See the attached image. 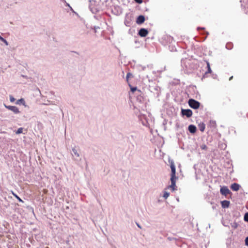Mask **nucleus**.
Here are the masks:
<instances>
[{"label":"nucleus","mask_w":248,"mask_h":248,"mask_svg":"<svg viewBox=\"0 0 248 248\" xmlns=\"http://www.w3.org/2000/svg\"><path fill=\"white\" fill-rule=\"evenodd\" d=\"M182 114L189 118L192 116V111L191 109H182Z\"/></svg>","instance_id":"obj_5"},{"label":"nucleus","mask_w":248,"mask_h":248,"mask_svg":"<svg viewBox=\"0 0 248 248\" xmlns=\"http://www.w3.org/2000/svg\"><path fill=\"white\" fill-rule=\"evenodd\" d=\"M89 8L90 9L91 11L93 13H96V12H97L96 9L95 8H92L91 5L89 6Z\"/></svg>","instance_id":"obj_20"},{"label":"nucleus","mask_w":248,"mask_h":248,"mask_svg":"<svg viewBox=\"0 0 248 248\" xmlns=\"http://www.w3.org/2000/svg\"><path fill=\"white\" fill-rule=\"evenodd\" d=\"M124 24L127 26V27H130L131 26V22L130 21H128V18L126 17V18L125 19V21H124Z\"/></svg>","instance_id":"obj_14"},{"label":"nucleus","mask_w":248,"mask_h":248,"mask_svg":"<svg viewBox=\"0 0 248 248\" xmlns=\"http://www.w3.org/2000/svg\"><path fill=\"white\" fill-rule=\"evenodd\" d=\"M226 47L228 49H231L232 48V44L231 43H227L226 45Z\"/></svg>","instance_id":"obj_18"},{"label":"nucleus","mask_w":248,"mask_h":248,"mask_svg":"<svg viewBox=\"0 0 248 248\" xmlns=\"http://www.w3.org/2000/svg\"><path fill=\"white\" fill-rule=\"evenodd\" d=\"M137 90V87H132L131 88V91L132 92H134Z\"/></svg>","instance_id":"obj_28"},{"label":"nucleus","mask_w":248,"mask_h":248,"mask_svg":"<svg viewBox=\"0 0 248 248\" xmlns=\"http://www.w3.org/2000/svg\"><path fill=\"white\" fill-rule=\"evenodd\" d=\"M135 1L136 2H137V3H140L142 2V0H135Z\"/></svg>","instance_id":"obj_30"},{"label":"nucleus","mask_w":248,"mask_h":248,"mask_svg":"<svg viewBox=\"0 0 248 248\" xmlns=\"http://www.w3.org/2000/svg\"><path fill=\"white\" fill-rule=\"evenodd\" d=\"M132 76V75L130 73H128L126 76V80L128 81L129 78Z\"/></svg>","instance_id":"obj_22"},{"label":"nucleus","mask_w":248,"mask_h":248,"mask_svg":"<svg viewBox=\"0 0 248 248\" xmlns=\"http://www.w3.org/2000/svg\"><path fill=\"white\" fill-rule=\"evenodd\" d=\"M47 102L48 103H50V101H47Z\"/></svg>","instance_id":"obj_40"},{"label":"nucleus","mask_w":248,"mask_h":248,"mask_svg":"<svg viewBox=\"0 0 248 248\" xmlns=\"http://www.w3.org/2000/svg\"><path fill=\"white\" fill-rule=\"evenodd\" d=\"M207 67L208 69L207 71L206 72V74L207 73H211L212 72V70L210 66V63L208 62H207Z\"/></svg>","instance_id":"obj_13"},{"label":"nucleus","mask_w":248,"mask_h":248,"mask_svg":"<svg viewBox=\"0 0 248 248\" xmlns=\"http://www.w3.org/2000/svg\"><path fill=\"white\" fill-rule=\"evenodd\" d=\"M21 76L24 78H25L26 79H28L29 78H28L27 76H25V75H22Z\"/></svg>","instance_id":"obj_32"},{"label":"nucleus","mask_w":248,"mask_h":248,"mask_svg":"<svg viewBox=\"0 0 248 248\" xmlns=\"http://www.w3.org/2000/svg\"><path fill=\"white\" fill-rule=\"evenodd\" d=\"M45 104V105H49V104H48V103H45V104Z\"/></svg>","instance_id":"obj_39"},{"label":"nucleus","mask_w":248,"mask_h":248,"mask_svg":"<svg viewBox=\"0 0 248 248\" xmlns=\"http://www.w3.org/2000/svg\"><path fill=\"white\" fill-rule=\"evenodd\" d=\"M12 110L14 111V112L15 113H18L19 111H18V109H12Z\"/></svg>","instance_id":"obj_31"},{"label":"nucleus","mask_w":248,"mask_h":248,"mask_svg":"<svg viewBox=\"0 0 248 248\" xmlns=\"http://www.w3.org/2000/svg\"><path fill=\"white\" fill-rule=\"evenodd\" d=\"M232 78H233V76L229 78V80H232Z\"/></svg>","instance_id":"obj_36"},{"label":"nucleus","mask_w":248,"mask_h":248,"mask_svg":"<svg viewBox=\"0 0 248 248\" xmlns=\"http://www.w3.org/2000/svg\"><path fill=\"white\" fill-rule=\"evenodd\" d=\"M5 107L7 108H12V109H14V108H17L15 106H9V107H6L5 106Z\"/></svg>","instance_id":"obj_27"},{"label":"nucleus","mask_w":248,"mask_h":248,"mask_svg":"<svg viewBox=\"0 0 248 248\" xmlns=\"http://www.w3.org/2000/svg\"><path fill=\"white\" fill-rule=\"evenodd\" d=\"M188 130L191 133H195L196 131V127L194 125H190L188 126Z\"/></svg>","instance_id":"obj_11"},{"label":"nucleus","mask_w":248,"mask_h":248,"mask_svg":"<svg viewBox=\"0 0 248 248\" xmlns=\"http://www.w3.org/2000/svg\"><path fill=\"white\" fill-rule=\"evenodd\" d=\"M170 195V193L167 191H164V194H163V197L165 198V199H167L169 196Z\"/></svg>","instance_id":"obj_17"},{"label":"nucleus","mask_w":248,"mask_h":248,"mask_svg":"<svg viewBox=\"0 0 248 248\" xmlns=\"http://www.w3.org/2000/svg\"><path fill=\"white\" fill-rule=\"evenodd\" d=\"M22 132H23V128L20 127L17 129V130L16 132V134H19L22 133Z\"/></svg>","instance_id":"obj_19"},{"label":"nucleus","mask_w":248,"mask_h":248,"mask_svg":"<svg viewBox=\"0 0 248 248\" xmlns=\"http://www.w3.org/2000/svg\"><path fill=\"white\" fill-rule=\"evenodd\" d=\"M72 151H73V152L74 154L76 156H79V154H78V152H77V150H76V149H73V150H72Z\"/></svg>","instance_id":"obj_21"},{"label":"nucleus","mask_w":248,"mask_h":248,"mask_svg":"<svg viewBox=\"0 0 248 248\" xmlns=\"http://www.w3.org/2000/svg\"><path fill=\"white\" fill-rule=\"evenodd\" d=\"M46 248H48V247H46Z\"/></svg>","instance_id":"obj_41"},{"label":"nucleus","mask_w":248,"mask_h":248,"mask_svg":"<svg viewBox=\"0 0 248 248\" xmlns=\"http://www.w3.org/2000/svg\"><path fill=\"white\" fill-rule=\"evenodd\" d=\"M230 202L227 200L223 201L221 202V204L222 208H225L229 207L230 205Z\"/></svg>","instance_id":"obj_10"},{"label":"nucleus","mask_w":248,"mask_h":248,"mask_svg":"<svg viewBox=\"0 0 248 248\" xmlns=\"http://www.w3.org/2000/svg\"><path fill=\"white\" fill-rule=\"evenodd\" d=\"M220 193L222 195L226 196L231 192L227 186H223L220 188Z\"/></svg>","instance_id":"obj_4"},{"label":"nucleus","mask_w":248,"mask_h":248,"mask_svg":"<svg viewBox=\"0 0 248 248\" xmlns=\"http://www.w3.org/2000/svg\"><path fill=\"white\" fill-rule=\"evenodd\" d=\"M244 219L245 221H248V213H246L244 216Z\"/></svg>","instance_id":"obj_25"},{"label":"nucleus","mask_w":248,"mask_h":248,"mask_svg":"<svg viewBox=\"0 0 248 248\" xmlns=\"http://www.w3.org/2000/svg\"><path fill=\"white\" fill-rule=\"evenodd\" d=\"M37 92H38L40 94H41V92H40V90H39V89H37Z\"/></svg>","instance_id":"obj_35"},{"label":"nucleus","mask_w":248,"mask_h":248,"mask_svg":"<svg viewBox=\"0 0 248 248\" xmlns=\"http://www.w3.org/2000/svg\"><path fill=\"white\" fill-rule=\"evenodd\" d=\"M210 124H211L213 127L216 126V124L215 121H210Z\"/></svg>","instance_id":"obj_24"},{"label":"nucleus","mask_w":248,"mask_h":248,"mask_svg":"<svg viewBox=\"0 0 248 248\" xmlns=\"http://www.w3.org/2000/svg\"><path fill=\"white\" fill-rule=\"evenodd\" d=\"M201 148L202 150H206L207 147L206 145L203 144L201 146Z\"/></svg>","instance_id":"obj_23"},{"label":"nucleus","mask_w":248,"mask_h":248,"mask_svg":"<svg viewBox=\"0 0 248 248\" xmlns=\"http://www.w3.org/2000/svg\"><path fill=\"white\" fill-rule=\"evenodd\" d=\"M0 40L2 41L5 44V45L6 46H8L9 45L8 42L4 38L2 37L0 35Z\"/></svg>","instance_id":"obj_16"},{"label":"nucleus","mask_w":248,"mask_h":248,"mask_svg":"<svg viewBox=\"0 0 248 248\" xmlns=\"http://www.w3.org/2000/svg\"><path fill=\"white\" fill-rule=\"evenodd\" d=\"M13 195L16 197L19 202H23V201L22 199H21L16 194L14 193L13 192H12Z\"/></svg>","instance_id":"obj_15"},{"label":"nucleus","mask_w":248,"mask_h":248,"mask_svg":"<svg viewBox=\"0 0 248 248\" xmlns=\"http://www.w3.org/2000/svg\"><path fill=\"white\" fill-rule=\"evenodd\" d=\"M150 91L153 93L156 97H158L160 93V88L157 85H153L149 86Z\"/></svg>","instance_id":"obj_2"},{"label":"nucleus","mask_w":248,"mask_h":248,"mask_svg":"<svg viewBox=\"0 0 248 248\" xmlns=\"http://www.w3.org/2000/svg\"><path fill=\"white\" fill-rule=\"evenodd\" d=\"M137 225L139 228H140V226L138 224H137Z\"/></svg>","instance_id":"obj_38"},{"label":"nucleus","mask_w":248,"mask_h":248,"mask_svg":"<svg viewBox=\"0 0 248 248\" xmlns=\"http://www.w3.org/2000/svg\"><path fill=\"white\" fill-rule=\"evenodd\" d=\"M170 167L171 169V178H170V181H171V185L169 186L168 188H171L172 189V191H174L176 190V177L175 176V166L174 165V163L173 161H171L170 163Z\"/></svg>","instance_id":"obj_1"},{"label":"nucleus","mask_w":248,"mask_h":248,"mask_svg":"<svg viewBox=\"0 0 248 248\" xmlns=\"http://www.w3.org/2000/svg\"><path fill=\"white\" fill-rule=\"evenodd\" d=\"M198 127L200 130L202 132H203L205 130V125L204 123H201L198 124Z\"/></svg>","instance_id":"obj_12"},{"label":"nucleus","mask_w":248,"mask_h":248,"mask_svg":"<svg viewBox=\"0 0 248 248\" xmlns=\"http://www.w3.org/2000/svg\"><path fill=\"white\" fill-rule=\"evenodd\" d=\"M141 68L143 70H144L145 69V66H141Z\"/></svg>","instance_id":"obj_34"},{"label":"nucleus","mask_w":248,"mask_h":248,"mask_svg":"<svg viewBox=\"0 0 248 248\" xmlns=\"http://www.w3.org/2000/svg\"><path fill=\"white\" fill-rule=\"evenodd\" d=\"M188 103L189 107L192 108H199L200 107V103L194 99H190Z\"/></svg>","instance_id":"obj_3"},{"label":"nucleus","mask_w":248,"mask_h":248,"mask_svg":"<svg viewBox=\"0 0 248 248\" xmlns=\"http://www.w3.org/2000/svg\"><path fill=\"white\" fill-rule=\"evenodd\" d=\"M200 29L204 30V28H200V27H198V28H197V30H199Z\"/></svg>","instance_id":"obj_33"},{"label":"nucleus","mask_w":248,"mask_h":248,"mask_svg":"<svg viewBox=\"0 0 248 248\" xmlns=\"http://www.w3.org/2000/svg\"><path fill=\"white\" fill-rule=\"evenodd\" d=\"M240 185L237 183H233L231 186V188L235 191H238L240 188Z\"/></svg>","instance_id":"obj_9"},{"label":"nucleus","mask_w":248,"mask_h":248,"mask_svg":"<svg viewBox=\"0 0 248 248\" xmlns=\"http://www.w3.org/2000/svg\"><path fill=\"white\" fill-rule=\"evenodd\" d=\"M10 100L11 102H14L15 100V99L13 96H10Z\"/></svg>","instance_id":"obj_26"},{"label":"nucleus","mask_w":248,"mask_h":248,"mask_svg":"<svg viewBox=\"0 0 248 248\" xmlns=\"http://www.w3.org/2000/svg\"><path fill=\"white\" fill-rule=\"evenodd\" d=\"M205 33H206L207 36L209 35L208 32L206 31Z\"/></svg>","instance_id":"obj_37"},{"label":"nucleus","mask_w":248,"mask_h":248,"mask_svg":"<svg viewBox=\"0 0 248 248\" xmlns=\"http://www.w3.org/2000/svg\"><path fill=\"white\" fill-rule=\"evenodd\" d=\"M148 33V31L144 28L140 29L139 31V35L141 37H145Z\"/></svg>","instance_id":"obj_6"},{"label":"nucleus","mask_w":248,"mask_h":248,"mask_svg":"<svg viewBox=\"0 0 248 248\" xmlns=\"http://www.w3.org/2000/svg\"><path fill=\"white\" fill-rule=\"evenodd\" d=\"M145 21V17L142 15L139 16L136 20V22L138 24H141L143 23Z\"/></svg>","instance_id":"obj_8"},{"label":"nucleus","mask_w":248,"mask_h":248,"mask_svg":"<svg viewBox=\"0 0 248 248\" xmlns=\"http://www.w3.org/2000/svg\"><path fill=\"white\" fill-rule=\"evenodd\" d=\"M245 244L247 246H248V236L245 239Z\"/></svg>","instance_id":"obj_29"},{"label":"nucleus","mask_w":248,"mask_h":248,"mask_svg":"<svg viewBox=\"0 0 248 248\" xmlns=\"http://www.w3.org/2000/svg\"><path fill=\"white\" fill-rule=\"evenodd\" d=\"M16 104L18 105H22L25 108H29V106L26 104L25 101L23 98L17 100Z\"/></svg>","instance_id":"obj_7"}]
</instances>
